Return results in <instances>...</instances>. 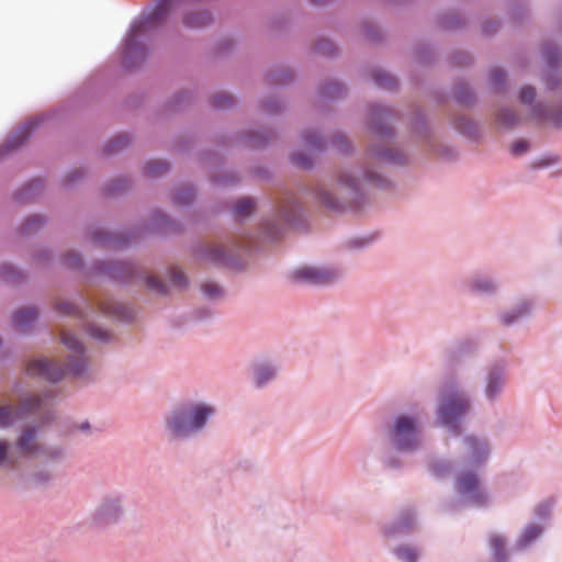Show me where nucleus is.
<instances>
[{"instance_id":"7","label":"nucleus","mask_w":562,"mask_h":562,"mask_svg":"<svg viewBox=\"0 0 562 562\" xmlns=\"http://www.w3.org/2000/svg\"><path fill=\"white\" fill-rule=\"evenodd\" d=\"M26 371L29 375L41 376L48 381L56 382L65 375L66 371L76 372L77 370L68 366L63 368L47 359L41 358L30 361Z\"/></svg>"},{"instance_id":"29","label":"nucleus","mask_w":562,"mask_h":562,"mask_svg":"<svg viewBox=\"0 0 562 562\" xmlns=\"http://www.w3.org/2000/svg\"><path fill=\"white\" fill-rule=\"evenodd\" d=\"M527 312H528V307H527V305L524 304V306H521L519 308L518 313H514V314L506 313V314L502 315V322L505 325H510L512 323H514L516 319H518L521 315L526 314Z\"/></svg>"},{"instance_id":"30","label":"nucleus","mask_w":562,"mask_h":562,"mask_svg":"<svg viewBox=\"0 0 562 562\" xmlns=\"http://www.w3.org/2000/svg\"><path fill=\"white\" fill-rule=\"evenodd\" d=\"M146 284L150 289H153V290H155L157 292H160V293H165L166 292V286H165L164 282L159 278H157L155 276L148 277L146 279Z\"/></svg>"},{"instance_id":"41","label":"nucleus","mask_w":562,"mask_h":562,"mask_svg":"<svg viewBox=\"0 0 562 562\" xmlns=\"http://www.w3.org/2000/svg\"><path fill=\"white\" fill-rule=\"evenodd\" d=\"M58 311L65 313V314H71L75 313L76 307L69 302H63L57 305Z\"/></svg>"},{"instance_id":"1","label":"nucleus","mask_w":562,"mask_h":562,"mask_svg":"<svg viewBox=\"0 0 562 562\" xmlns=\"http://www.w3.org/2000/svg\"><path fill=\"white\" fill-rule=\"evenodd\" d=\"M213 408L206 405H195L189 413L184 409L175 411L168 420L169 428L177 437H184L201 429L206 418L213 414Z\"/></svg>"},{"instance_id":"20","label":"nucleus","mask_w":562,"mask_h":562,"mask_svg":"<svg viewBox=\"0 0 562 562\" xmlns=\"http://www.w3.org/2000/svg\"><path fill=\"white\" fill-rule=\"evenodd\" d=\"M502 384V379L499 374L491 372L488 375V382L486 386V393L490 397L494 396L499 390Z\"/></svg>"},{"instance_id":"23","label":"nucleus","mask_w":562,"mask_h":562,"mask_svg":"<svg viewBox=\"0 0 562 562\" xmlns=\"http://www.w3.org/2000/svg\"><path fill=\"white\" fill-rule=\"evenodd\" d=\"M374 80L383 88L391 89L395 87V80L386 72L378 71L374 74Z\"/></svg>"},{"instance_id":"27","label":"nucleus","mask_w":562,"mask_h":562,"mask_svg":"<svg viewBox=\"0 0 562 562\" xmlns=\"http://www.w3.org/2000/svg\"><path fill=\"white\" fill-rule=\"evenodd\" d=\"M88 330L90 336L94 339L105 341L110 338V333L97 325H90Z\"/></svg>"},{"instance_id":"3","label":"nucleus","mask_w":562,"mask_h":562,"mask_svg":"<svg viewBox=\"0 0 562 562\" xmlns=\"http://www.w3.org/2000/svg\"><path fill=\"white\" fill-rule=\"evenodd\" d=\"M469 409V401L460 393H447L443 395L438 419L445 426L453 424Z\"/></svg>"},{"instance_id":"33","label":"nucleus","mask_w":562,"mask_h":562,"mask_svg":"<svg viewBox=\"0 0 562 562\" xmlns=\"http://www.w3.org/2000/svg\"><path fill=\"white\" fill-rule=\"evenodd\" d=\"M202 289H203V292L209 297H216L217 295H220L222 293L221 288L215 283H205V284H203Z\"/></svg>"},{"instance_id":"9","label":"nucleus","mask_w":562,"mask_h":562,"mask_svg":"<svg viewBox=\"0 0 562 562\" xmlns=\"http://www.w3.org/2000/svg\"><path fill=\"white\" fill-rule=\"evenodd\" d=\"M16 448L26 457H35L45 453L42 445L36 441V434L34 429H25L22 431L16 441Z\"/></svg>"},{"instance_id":"38","label":"nucleus","mask_w":562,"mask_h":562,"mask_svg":"<svg viewBox=\"0 0 562 562\" xmlns=\"http://www.w3.org/2000/svg\"><path fill=\"white\" fill-rule=\"evenodd\" d=\"M491 81L495 85H502L505 79V75L501 69H493L490 74Z\"/></svg>"},{"instance_id":"34","label":"nucleus","mask_w":562,"mask_h":562,"mask_svg":"<svg viewBox=\"0 0 562 562\" xmlns=\"http://www.w3.org/2000/svg\"><path fill=\"white\" fill-rule=\"evenodd\" d=\"M10 445L5 441H0V465L12 463L9 459Z\"/></svg>"},{"instance_id":"8","label":"nucleus","mask_w":562,"mask_h":562,"mask_svg":"<svg viewBox=\"0 0 562 562\" xmlns=\"http://www.w3.org/2000/svg\"><path fill=\"white\" fill-rule=\"evenodd\" d=\"M41 406V398L36 395L29 396L24 398L19 408H13L12 406H1L0 407V428H5L11 426L18 419L24 417L26 413H31L33 409Z\"/></svg>"},{"instance_id":"5","label":"nucleus","mask_w":562,"mask_h":562,"mask_svg":"<svg viewBox=\"0 0 562 562\" xmlns=\"http://www.w3.org/2000/svg\"><path fill=\"white\" fill-rule=\"evenodd\" d=\"M338 277V272L328 268L302 267L292 272L291 278L295 282L313 285L331 283Z\"/></svg>"},{"instance_id":"47","label":"nucleus","mask_w":562,"mask_h":562,"mask_svg":"<svg viewBox=\"0 0 562 562\" xmlns=\"http://www.w3.org/2000/svg\"><path fill=\"white\" fill-rule=\"evenodd\" d=\"M312 1H313V3H315V4H319V3H322V2H321V0H312Z\"/></svg>"},{"instance_id":"49","label":"nucleus","mask_w":562,"mask_h":562,"mask_svg":"<svg viewBox=\"0 0 562 562\" xmlns=\"http://www.w3.org/2000/svg\"><path fill=\"white\" fill-rule=\"evenodd\" d=\"M562 123V120H557V124H561Z\"/></svg>"},{"instance_id":"17","label":"nucleus","mask_w":562,"mask_h":562,"mask_svg":"<svg viewBox=\"0 0 562 562\" xmlns=\"http://www.w3.org/2000/svg\"><path fill=\"white\" fill-rule=\"evenodd\" d=\"M491 547L494 550V555L496 562H503L504 561V539L501 536L494 535L490 538Z\"/></svg>"},{"instance_id":"48","label":"nucleus","mask_w":562,"mask_h":562,"mask_svg":"<svg viewBox=\"0 0 562 562\" xmlns=\"http://www.w3.org/2000/svg\"><path fill=\"white\" fill-rule=\"evenodd\" d=\"M86 428H88V425H87V424H83V425L81 426V429H86Z\"/></svg>"},{"instance_id":"40","label":"nucleus","mask_w":562,"mask_h":562,"mask_svg":"<svg viewBox=\"0 0 562 562\" xmlns=\"http://www.w3.org/2000/svg\"><path fill=\"white\" fill-rule=\"evenodd\" d=\"M304 142L310 147H318L319 146V139L314 134H305Z\"/></svg>"},{"instance_id":"32","label":"nucleus","mask_w":562,"mask_h":562,"mask_svg":"<svg viewBox=\"0 0 562 562\" xmlns=\"http://www.w3.org/2000/svg\"><path fill=\"white\" fill-rule=\"evenodd\" d=\"M536 97V91L532 87H525L520 90L519 99L524 103H531Z\"/></svg>"},{"instance_id":"44","label":"nucleus","mask_w":562,"mask_h":562,"mask_svg":"<svg viewBox=\"0 0 562 562\" xmlns=\"http://www.w3.org/2000/svg\"><path fill=\"white\" fill-rule=\"evenodd\" d=\"M35 125H36V122H34V121L29 122V123H27L26 128L31 130V128H33Z\"/></svg>"},{"instance_id":"10","label":"nucleus","mask_w":562,"mask_h":562,"mask_svg":"<svg viewBox=\"0 0 562 562\" xmlns=\"http://www.w3.org/2000/svg\"><path fill=\"white\" fill-rule=\"evenodd\" d=\"M37 317V312L33 307L19 310L13 316V324L20 330H25Z\"/></svg>"},{"instance_id":"39","label":"nucleus","mask_w":562,"mask_h":562,"mask_svg":"<svg viewBox=\"0 0 562 562\" xmlns=\"http://www.w3.org/2000/svg\"><path fill=\"white\" fill-rule=\"evenodd\" d=\"M319 199H321L322 203L324 205H326L327 207L334 209L337 205L334 196L328 192H322L319 195Z\"/></svg>"},{"instance_id":"28","label":"nucleus","mask_w":562,"mask_h":562,"mask_svg":"<svg viewBox=\"0 0 562 562\" xmlns=\"http://www.w3.org/2000/svg\"><path fill=\"white\" fill-rule=\"evenodd\" d=\"M338 181L341 186L350 189H355L357 186V178L350 172H341L338 177Z\"/></svg>"},{"instance_id":"46","label":"nucleus","mask_w":562,"mask_h":562,"mask_svg":"<svg viewBox=\"0 0 562 562\" xmlns=\"http://www.w3.org/2000/svg\"><path fill=\"white\" fill-rule=\"evenodd\" d=\"M547 86H548V87H550V88H553V87H554V85H553V83L551 85V83L549 82V80H547Z\"/></svg>"},{"instance_id":"12","label":"nucleus","mask_w":562,"mask_h":562,"mask_svg":"<svg viewBox=\"0 0 562 562\" xmlns=\"http://www.w3.org/2000/svg\"><path fill=\"white\" fill-rule=\"evenodd\" d=\"M211 22V15L206 11H196L188 14L184 24L192 29L206 26Z\"/></svg>"},{"instance_id":"16","label":"nucleus","mask_w":562,"mask_h":562,"mask_svg":"<svg viewBox=\"0 0 562 562\" xmlns=\"http://www.w3.org/2000/svg\"><path fill=\"white\" fill-rule=\"evenodd\" d=\"M255 209V202L250 198H241L235 204V214L238 216H248Z\"/></svg>"},{"instance_id":"14","label":"nucleus","mask_w":562,"mask_h":562,"mask_svg":"<svg viewBox=\"0 0 562 562\" xmlns=\"http://www.w3.org/2000/svg\"><path fill=\"white\" fill-rule=\"evenodd\" d=\"M465 443L468 446V452L474 462H479L485 456V448L476 439L470 437L467 438Z\"/></svg>"},{"instance_id":"11","label":"nucleus","mask_w":562,"mask_h":562,"mask_svg":"<svg viewBox=\"0 0 562 562\" xmlns=\"http://www.w3.org/2000/svg\"><path fill=\"white\" fill-rule=\"evenodd\" d=\"M201 258L218 265L227 262L226 250L220 245H210L205 247L201 252Z\"/></svg>"},{"instance_id":"18","label":"nucleus","mask_w":562,"mask_h":562,"mask_svg":"<svg viewBox=\"0 0 562 562\" xmlns=\"http://www.w3.org/2000/svg\"><path fill=\"white\" fill-rule=\"evenodd\" d=\"M542 532V529L541 527L537 526V525H530L528 526L522 536H521V539H520V542L522 546H527L528 543H530L532 540H535L536 538H538Z\"/></svg>"},{"instance_id":"24","label":"nucleus","mask_w":562,"mask_h":562,"mask_svg":"<svg viewBox=\"0 0 562 562\" xmlns=\"http://www.w3.org/2000/svg\"><path fill=\"white\" fill-rule=\"evenodd\" d=\"M194 194L191 189H182L173 194V201L177 204H187L192 201Z\"/></svg>"},{"instance_id":"21","label":"nucleus","mask_w":562,"mask_h":562,"mask_svg":"<svg viewBox=\"0 0 562 562\" xmlns=\"http://www.w3.org/2000/svg\"><path fill=\"white\" fill-rule=\"evenodd\" d=\"M497 121L503 126H512L516 122V115L510 109H503L497 114Z\"/></svg>"},{"instance_id":"6","label":"nucleus","mask_w":562,"mask_h":562,"mask_svg":"<svg viewBox=\"0 0 562 562\" xmlns=\"http://www.w3.org/2000/svg\"><path fill=\"white\" fill-rule=\"evenodd\" d=\"M172 4V0H161L159 5L156 8L153 16L149 20L143 21L138 25H134L125 40V54L132 56L137 54L140 48L138 47L137 38L139 34L155 20L162 19L169 11Z\"/></svg>"},{"instance_id":"19","label":"nucleus","mask_w":562,"mask_h":562,"mask_svg":"<svg viewBox=\"0 0 562 562\" xmlns=\"http://www.w3.org/2000/svg\"><path fill=\"white\" fill-rule=\"evenodd\" d=\"M274 376V370L269 367H259L256 370V384L262 386L266 382Z\"/></svg>"},{"instance_id":"2","label":"nucleus","mask_w":562,"mask_h":562,"mask_svg":"<svg viewBox=\"0 0 562 562\" xmlns=\"http://www.w3.org/2000/svg\"><path fill=\"white\" fill-rule=\"evenodd\" d=\"M456 490L472 505L481 506L487 502V495L481 488L477 475L472 471L463 470L458 474Z\"/></svg>"},{"instance_id":"4","label":"nucleus","mask_w":562,"mask_h":562,"mask_svg":"<svg viewBox=\"0 0 562 562\" xmlns=\"http://www.w3.org/2000/svg\"><path fill=\"white\" fill-rule=\"evenodd\" d=\"M393 441L400 450L415 449L418 445L416 422L411 417H398L393 428Z\"/></svg>"},{"instance_id":"25","label":"nucleus","mask_w":562,"mask_h":562,"mask_svg":"<svg viewBox=\"0 0 562 562\" xmlns=\"http://www.w3.org/2000/svg\"><path fill=\"white\" fill-rule=\"evenodd\" d=\"M233 102L232 95L227 93H217L212 98V103L215 108H227L233 104Z\"/></svg>"},{"instance_id":"13","label":"nucleus","mask_w":562,"mask_h":562,"mask_svg":"<svg viewBox=\"0 0 562 562\" xmlns=\"http://www.w3.org/2000/svg\"><path fill=\"white\" fill-rule=\"evenodd\" d=\"M119 506L115 499H108L99 510L100 518L104 521L113 520L117 517Z\"/></svg>"},{"instance_id":"22","label":"nucleus","mask_w":562,"mask_h":562,"mask_svg":"<svg viewBox=\"0 0 562 562\" xmlns=\"http://www.w3.org/2000/svg\"><path fill=\"white\" fill-rule=\"evenodd\" d=\"M146 169L149 176H158L168 169V165L165 161L155 160L149 161L146 166Z\"/></svg>"},{"instance_id":"36","label":"nucleus","mask_w":562,"mask_h":562,"mask_svg":"<svg viewBox=\"0 0 562 562\" xmlns=\"http://www.w3.org/2000/svg\"><path fill=\"white\" fill-rule=\"evenodd\" d=\"M473 288L477 292H490L494 290L493 283L488 280L475 281Z\"/></svg>"},{"instance_id":"26","label":"nucleus","mask_w":562,"mask_h":562,"mask_svg":"<svg viewBox=\"0 0 562 562\" xmlns=\"http://www.w3.org/2000/svg\"><path fill=\"white\" fill-rule=\"evenodd\" d=\"M396 554L398 559H401L404 562H416L417 554L416 552L408 547L400 548L396 550Z\"/></svg>"},{"instance_id":"45","label":"nucleus","mask_w":562,"mask_h":562,"mask_svg":"<svg viewBox=\"0 0 562 562\" xmlns=\"http://www.w3.org/2000/svg\"><path fill=\"white\" fill-rule=\"evenodd\" d=\"M35 221H38V218L33 217V218L29 220V221H27V225H31V224H32L33 222H35Z\"/></svg>"},{"instance_id":"15","label":"nucleus","mask_w":562,"mask_h":562,"mask_svg":"<svg viewBox=\"0 0 562 562\" xmlns=\"http://www.w3.org/2000/svg\"><path fill=\"white\" fill-rule=\"evenodd\" d=\"M61 341L69 350L74 351L77 356H81L83 353L82 344L72 334L63 331Z\"/></svg>"},{"instance_id":"35","label":"nucleus","mask_w":562,"mask_h":562,"mask_svg":"<svg viewBox=\"0 0 562 562\" xmlns=\"http://www.w3.org/2000/svg\"><path fill=\"white\" fill-rule=\"evenodd\" d=\"M529 148V145L526 140H517L512 145V154L513 155H521L526 153Z\"/></svg>"},{"instance_id":"37","label":"nucleus","mask_w":562,"mask_h":562,"mask_svg":"<svg viewBox=\"0 0 562 562\" xmlns=\"http://www.w3.org/2000/svg\"><path fill=\"white\" fill-rule=\"evenodd\" d=\"M432 472L437 476H443L449 472V464L447 462H437L432 465Z\"/></svg>"},{"instance_id":"43","label":"nucleus","mask_w":562,"mask_h":562,"mask_svg":"<svg viewBox=\"0 0 562 562\" xmlns=\"http://www.w3.org/2000/svg\"><path fill=\"white\" fill-rule=\"evenodd\" d=\"M294 161L302 167H308L311 165V161L308 159H305L302 157V155L296 154L293 157Z\"/></svg>"},{"instance_id":"31","label":"nucleus","mask_w":562,"mask_h":562,"mask_svg":"<svg viewBox=\"0 0 562 562\" xmlns=\"http://www.w3.org/2000/svg\"><path fill=\"white\" fill-rule=\"evenodd\" d=\"M170 282L175 286H181L186 283V278L182 271L178 268H175L170 272Z\"/></svg>"},{"instance_id":"42","label":"nucleus","mask_w":562,"mask_h":562,"mask_svg":"<svg viewBox=\"0 0 562 562\" xmlns=\"http://www.w3.org/2000/svg\"><path fill=\"white\" fill-rule=\"evenodd\" d=\"M127 144V138L125 136H119L113 139L110 144L111 149L121 148Z\"/></svg>"}]
</instances>
